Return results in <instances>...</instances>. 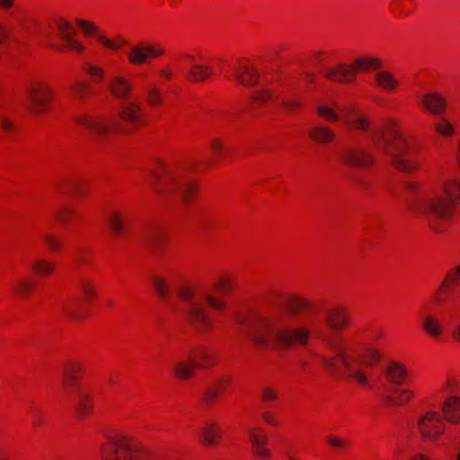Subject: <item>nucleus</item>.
I'll list each match as a JSON object with an SVG mask.
<instances>
[{"label":"nucleus","mask_w":460,"mask_h":460,"mask_svg":"<svg viewBox=\"0 0 460 460\" xmlns=\"http://www.w3.org/2000/svg\"><path fill=\"white\" fill-rule=\"evenodd\" d=\"M234 80L243 86H252L259 80L258 69L247 61L239 63L234 69Z\"/></svg>","instance_id":"f8f14e48"},{"label":"nucleus","mask_w":460,"mask_h":460,"mask_svg":"<svg viewBox=\"0 0 460 460\" xmlns=\"http://www.w3.org/2000/svg\"><path fill=\"white\" fill-rule=\"evenodd\" d=\"M189 358L197 370L208 368L216 364L213 353L207 349H199L193 351Z\"/></svg>","instance_id":"4be33fe9"},{"label":"nucleus","mask_w":460,"mask_h":460,"mask_svg":"<svg viewBox=\"0 0 460 460\" xmlns=\"http://www.w3.org/2000/svg\"><path fill=\"white\" fill-rule=\"evenodd\" d=\"M216 288L219 293L223 295L229 294L233 288L231 279L225 276L219 277L216 283Z\"/></svg>","instance_id":"37998d69"},{"label":"nucleus","mask_w":460,"mask_h":460,"mask_svg":"<svg viewBox=\"0 0 460 460\" xmlns=\"http://www.w3.org/2000/svg\"><path fill=\"white\" fill-rule=\"evenodd\" d=\"M385 376L393 384L401 385L406 380L408 371L403 364L397 361H392L386 367Z\"/></svg>","instance_id":"b1692460"},{"label":"nucleus","mask_w":460,"mask_h":460,"mask_svg":"<svg viewBox=\"0 0 460 460\" xmlns=\"http://www.w3.org/2000/svg\"><path fill=\"white\" fill-rule=\"evenodd\" d=\"M82 125L94 136H103L108 132L105 120L98 117L85 119L82 121Z\"/></svg>","instance_id":"7c9ffc66"},{"label":"nucleus","mask_w":460,"mask_h":460,"mask_svg":"<svg viewBox=\"0 0 460 460\" xmlns=\"http://www.w3.org/2000/svg\"><path fill=\"white\" fill-rule=\"evenodd\" d=\"M373 158L367 153L364 152H354L346 157V163L361 168H367L372 164Z\"/></svg>","instance_id":"f704fd0d"},{"label":"nucleus","mask_w":460,"mask_h":460,"mask_svg":"<svg viewBox=\"0 0 460 460\" xmlns=\"http://www.w3.org/2000/svg\"><path fill=\"white\" fill-rule=\"evenodd\" d=\"M460 283V264L452 268L445 276V279L438 288V290L434 294V299L437 302H441L443 300V295L446 293L447 289L454 285H457Z\"/></svg>","instance_id":"412c9836"},{"label":"nucleus","mask_w":460,"mask_h":460,"mask_svg":"<svg viewBox=\"0 0 460 460\" xmlns=\"http://www.w3.org/2000/svg\"><path fill=\"white\" fill-rule=\"evenodd\" d=\"M88 87L89 85L87 83L84 81H79L72 85V91L76 96H78L79 98H83L85 95Z\"/></svg>","instance_id":"8fccbe9b"},{"label":"nucleus","mask_w":460,"mask_h":460,"mask_svg":"<svg viewBox=\"0 0 460 460\" xmlns=\"http://www.w3.org/2000/svg\"><path fill=\"white\" fill-rule=\"evenodd\" d=\"M81 371V367L77 363L68 364L63 371V381L66 386H74L75 384L78 375Z\"/></svg>","instance_id":"4c0bfd02"},{"label":"nucleus","mask_w":460,"mask_h":460,"mask_svg":"<svg viewBox=\"0 0 460 460\" xmlns=\"http://www.w3.org/2000/svg\"><path fill=\"white\" fill-rule=\"evenodd\" d=\"M152 284L156 294L165 297L170 292V286L166 279L161 275H155L152 278Z\"/></svg>","instance_id":"ea45409f"},{"label":"nucleus","mask_w":460,"mask_h":460,"mask_svg":"<svg viewBox=\"0 0 460 460\" xmlns=\"http://www.w3.org/2000/svg\"><path fill=\"white\" fill-rule=\"evenodd\" d=\"M180 297L184 301H190L194 297V291L190 288H181L179 291Z\"/></svg>","instance_id":"6e6d98bb"},{"label":"nucleus","mask_w":460,"mask_h":460,"mask_svg":"<svg viewBox=\"0 0 460 460\" xmlns=\"http://www.w3.org/2000/svg\"><path fill=\"white\" fill-rule=\"evenodd\" d=\"M374 82L377 88L386 93H394L399 87V81L388 70H379L374 75Z\"/></svg>","instance_id":"a211bd4d"},{"label":"nucleus","mask_w":460,"mask_h":460,"mask_svg":"<svg viewBox=\"0 0 460 460\" xmlns=\"http://www.w3.org/2000/svg\"><path fill=\"white\" fill-rule=\"evenodd\" d=\"M189 318L192 322L205 323L208 317L207 309L199 303H192L187 310Z\"/></svg>","instance_id":"c9c22d12"},{"label":"nucleus","mask_w":460,"mask_h":460,"mask_svg":"<svg viewBox=\"0 0 460 460\" xmlns=\"http://www.w3.org/2000/svg\"><path fill=\"white\" fill-rule=\"evenodd\" d=\"M450 204L455 208L456 204H460V180L448 179L446 180L439 189Z\"/></svg>","instance_id":"393cba45"},{"label":"nucleus","mask_w":460,"mask_h":460,"mask_svg":"<svg viewBox=\"0 0 460 460\" xmlns=\"http://www.w3.org/2000/svg\"><path fill=\"white\" fill-rule=\"evenodd\" d=\"M459 385V378L456 376H449L447 377L444 384V390L451 393L456 392Z\"/></svg>","instance_id":"09e8293b"},{"label":"nucleus","mask_w":460,"mask_h":460,"mask_svg":"<svg viewBox=\"0 0 460 460\" xmlns=\"http://www.w3.org/2000/svg\"><path fill=\"white\" fill-rule=\"evenodd\" d=\"M213 75L214 70L210 66L200 63L191 66L188 73L190 80L195 83L206 81Z\"/></svg>","instance_id":"cd10ccee"},{"label":"nucleus","mask_w":460,"mask_h":460,"mask_svg":"<svg viewBox=\"0 0 460 460\" xmlns=\"http://www.w3.org/2000/svg\"><path fill=\"white\" fill-rule=\"evenodd\" d=\"M206 302L211 309L217 311H223L226 308L225 301L215 295H208L206 296Z\"/></svg>","instance_id":"c03bdc74"},{"label":"nucleus","mask_w":460,"mask_h":460,"mask_svg":"<svg viewBox=\"0 0 460 460\" xmlns=\"http://www.w3.org/2000/svg\"><path fill=\"white\" fill-rule=\"evenodd\" d=\"M348 124L358 130H366L369 126V119L363 114H357L348 121Z\"/></svg>","instance_id":"79ce46f5"},{"label":"nucleus","mask_w":460,"mask_h":460,"mask_svg":"<svg viewBox=\"0 0 460 460\" xmlns=\"http://www.w3.org/2000/svg\"><path fill=\"white\" fill-rule=\"evenodd\" d=\"M86 72L96 83L101 82L105 75L103 68L96 65H89L86 68Z\"/></svg>","instance_id":"49530a36"},{"label":"nucleus","mask_w":460,"mask_h":460,"mask_svg":"<svg viewBox=\"0 0 460 460\" xmlns=\"http://www.w3.org/2000/svg\"><path fill=\"white\" fill-rule=\"evenodd\" d=\"M381 137L387 145V152L391 153L395 167L403 172L412 171L413 167L403 158V154L409 147V138L397 123L387 122L381 132Z\"/></svg>","instance_id":"f03ea898"},{"label":"nucleus","mask_w":460,"mask_h":460,"mask_svg":"<svg viewBox=\"0 0 460 460\" xmlns=\"http://www.w3.org/2000/svg\"><path fill=\"white\" fill-rule=\"evenodd\" d=\"M251 339L257 344H263L265 342L262 330L256 329L252 331L251 333Z\"/></svg>","instance_id":"13d9d810"},{"label":"nucleus","mask_w":460,"mask_h":460,"mask_svg":"<svg viewBox=\"0 0 460 460\" xmlns=\"http://www.w3.org/2000/svg\"><path fill=\"white\" fill-rule=\"evenodd\" d=\"M6 31H5V29H4V24L0 22V44L4 43V40H6Z\"/></svg>","instance_id":"69168bd1"},{"label":"nucleus","mask_w":460,"mask_h":460,"mask_svg":"<svg viewBox=\"0 0 460 460\" xmlns=\"http://www.w3.org/2000/svg\"><path fill=\"white\" fill-rule=\"evenodd\" d=\"M420 106L427 111L434 114H442L447 108V102L444 96L438 92H428L421 95Z\"/></svg>","instance_id":"4468645a"},{"label":"nucleus","mask_w":460,"mask_h":460,"mask_svg":"<svg viewBox=\"0 0 460 460\" xmlns=\"http://www.w3.org/2000/svg\"><path fill=\"white\" fill-rule=\"evenodd\" d=\"M410 460H431L428 455L423 452L415 453Z\"/></svg>","instance_id":"0e129e2a"},{"label":"nucleus","mask_w":460,"mask_h":460,"mask_svg":"<svg viewBox=\"0 0 460 460\" xmlns=\"http://www.w3.org/2000/svg\"><path fill=\"white\" fill-rule=\"evenodd\" d=\"M55 265L52 261L46 259H39L32 262V271L40 277H47L52 274Z\"/></svg>","instance_id":"e433bc0d"},{"label":"nucleus","mask_w":460,"mask_h":460,"mask_svg":"<svg viewBox=\"0 0 460 460\" xmlns=\"http://www.w3.org/2000/svg\"><path fill=\"white\" fill-rule=\"evenodd\" d=\"M67 49L75 51L78 53L84 52L85 49L84 44L74 36H70L68 39L63 40Z\"/></svg>","instance_id":"a18cd8bd"},{"label":"nucleus","mask_w":460,"mask_h":460,"mask_svg":"<svg viewBox=\"0 0 460 460\" xmlns=\"http://www.w3.org/2000/svg\"><path fill=\"white\" fill-rule=\"evenodd\" d=\"M309 335V330L305 327L294 329L292 332L279 330L276 332L277 340L284 345H288L293 341H296L300 344H305L308 341Z\"/></svg>","instance_id":"dca6fc26"},{"label":"nucleus","mask_w":460,"mask_h":460,"mask_svg":"<svg viewBox=\"0 0 460 460\" xmlns=\"http://www.w3.org/2000/svg\"><path fill=\"white\" fill-rule=\"evenodd\" d=\"M261 399L264 402H272L278 399V391L272 386H265L261 391Z\"/></svg>","instance_id":"de8ad7c7"},{"label":"nucleus","mask_w":460,"mask_h":460,"mask_svg":"<svg viewBox=\"0 0 460 460\" xmlns=\"http://www.w3.org/2000/svg\"><path fill=\"white\" fill-rule=\"evenodd\" d=\"M323 75L332 81L339 83H349L357 76V70L354 61L352 63H338L327 66L323 68Z\"/></svg>","instance_id":"1a4fd4ad"},{"label":"nucleus","mask_w":460,"mask_h":460,"mask_svg":"<svg viewBox=\"0 0 460 460\" xmlns=\"http://www.w3.org/2000/svg\"><path fill=\"white\" fill-rule=\"evenodd\" d=\"M146 102L154 108L160 107L163 103L162 92L156 87L150 88L146 93Z\"/></svg>","instance_id":"a19ab883"},{"label":"nucleus","mask_w":460,"mask_h":460,"mask_svg":"<svg viewBox=\"0 0 460 460\" xmlns=\"http://www.w3.org/2000/svg\"><path fill=\"white\" fill-rule=\"evenodd\" d=\"M327 443L330 446H332V447L339 448V449L346 447L345 440L338 436H335V435H330L327 438Z\"/></svg>","instance_id":"603ef678"},{"label":"nucleus","mask_w":460,"mask_h":460,"mask_svg":"<svg viewBox=\"0 0 460 460\" xmlns=\"http://www.w3.org/2000/svg\"><path fill=\"white\" fill-rule=\"evenodd\" d=\"M146 455L143 445L127 435H118L103 444L102 456L104 460H142Z\"/></svg>","instance_id":"7ed1b4c3"},{"label":"nucleus","mask_w":460,"mask_h":460,"mask_svg":"<svg viewBox=\"0 0 460 460\" xmlns=\"http://www.w3.org/2000/svg\"><path fill=\"white\" fill-rule=\"evenodd\" d=\"M159 75L164 79H170L172 74L169 66H163L159 71Z\"/></svg>","instance_id":"e2e57ef3"},{"label":"nucleus","mask_w":460,"mask_h":460,"mask_svg":"<svg viewBox=\"0 0 460 460\" xmlns=\"http://www.w3.org/2000/svg\"><path fill=\"white\" fill-rule=\"evenodd\" d=\"M222 434L223 429L218 423L207 422L201 431V441L206 447H215L219 443Z\"/></svg>","instance_id":"aec40b11"},{"label":"nucleus","mask_w":460,"mask_h":460,"mask_svg":"<svg viewBox=\"0 0 460 460\" xmlns=\"http://www.w3.org/2000/svg\"><path fill=\"white\" fill-rule=\"evenodd\" d=\"M108 226L114 237H120L127 228L125 214L119 210L111 212L108 217Z\"/></svg>","instance_id":"5701e85b"},{"label":"nucleus","mask_w":460,"mask_h":460,"mask_svg":"<svg viewBox=\"0 0 460 460\" xmlns=\"http://www.w3.org/2000/svg\"><path fill=\"white\" fill-rule=\"evenodd\" d=\"M435 130L440 136L452 137L455 133V127L447 118L442 117L435 123Z\"/></svg>","instance_id":"58836bf2"},{"label":"nucleus","mask_w":460,"mask_h":460,"mask_svg":"<svg viewBox=\"0 0 460 460\" xmlns=\"http://www.w3.org/2000/svg\"><path fill=\"white\" fill-rule=\"evenodd\" d=\"M456 460H460V452L456 454Z\"/></svg>","instance_id":"774afa93"},{"label":"nucleus","mask_w":460,"mask_h":460,"mask_svg":"<svg viewBox=\"0 0 460 460\" xmlns=\"http://www.w3.org/2000/svg\"><path fill=\"white\" fill-rule=\"evenodd\" d=\"M420 327L423 332L436 341L443 340L445 327L441 319L433 314H426L421 317Z\"/></svg>","instance_id":"ddd939ff"},{"label":"nucleus","mask_w":460,"mask_h":460,"mask_svg":"<svg viewBox=\"0 0 460 460\" xmlns=\"http://www.w3.org/2000/svg\"><path fill=\"white\" fill-rule=\"evenodd\" d=\"M81 290H82V293L84 294V296L88 299H92L95 296L96 288H95V286L92 282H89V281L83 282Z\"/></svg>","instance_id":"3c124183"},{"label":"nucleus","mask_w":460,"mask_h":460,"mask_svg":"<svg viewBox=\"0 0 460 460\" xmlns=\"http://www.w3.org/2000/svg\"><path fill=\"white\" fill-rule=\"evenodd\" d=\"M16 5V0H0V11L10 13Z\"/></svg>","instance_id":"5fc2aeb1"},{"label":"nucleus","mask_w":460,"mask_h":460,"mask_svg":"<svg viewBox=\"0 0 460 460\" xmlns=\"http://www.w3.org/2000/svg\"><path fill=\"white\" fill-rule=\"evenodd\" d=\"M53 96L54 90L50 84L45 82L35 83L28 93L29 110L36 115L46 111Z\"/></svg>","instance_id":"0eeeda50"},{"label":"nucleus","mask_w":460,"mask_h":460,"mask_svg":"<svg viewBox=\"0 0 460 460\" xmlns=\"http://www.w3.org/2000/svg\"><path fill=\"white\" fill-rule=\"evenodd\" d=\"M119 115L125 121L137 123L141 116V106L135 102H126L121 107Z\"/></svg>","instance_id":"c756f323"},{"label":"nucleus","mask_w":460,"mask_h":460,"mask_svg":"<svg viewBox=\"0 0 460 460\" xmlns=\"http://www.w3.org/2000/svg\"><path fill=\"white\" fill-rule=\"evenodd\" d=\"M381 358L380 351L376 348H367L360 354L344 351L333 358H324L323 364L329 372L346 375L355 379L361 385H367V376L363 367H372Z\"/></svg>","instance_id":"f257e3e1"},{"label":"nucleus","mask_w":460,"mask_h":460,"mask_svg":"<svg viewBox=\"0 0 460 460\" xmlns=\"http://www.w3.org/2000/svg\"><path fill=\"white\" fill-rule=\"evenodd\" d=\"M209 147L214 153L219 154L224 151L225 143L222 139L214 137L209 141Z\"/></svg>","instance_id":"864d4df0"},{"label":"nucleus","mask_w":460,"mask_h":460,"mask_svg":"<svg viewBox=\"0 0 460 460\" xmlns=\"http://www.w3.org/2000/svg\"><path fill=\"white\" fill-rule=\"evenodd\" d=\"M411 209L420 217H434L443 220L449 218L454 211L450 201L439 189L425 193L413 203Z\"/></svg>","instance_id":"20e7f679"},{"label":"nucleus","mask_w":460,"mask_h":460,"mask_svg":"<svg viewBox=\"0 0 460 460\" xmlns=\"http://www.w3.org/2000/svg\"><path fill=\"white\" fill-rule=\"evenodd\" d=\"M414 397V390L408 387H397L385 396V402L391 406L402 407L410 403Z\"/></svg>","instance_id":"f3484780"},{"label":"nucleus","mask_w":460,"mask_h":460,"mask_svg":"<svg viewBox=\"0 0 460 460\" xmlns=\"http://www.w3.org/2000/svg\"><path fill=\"white\" fill-rule=\"evenodd\" d=\"M165 53L159 43H139L133 45L127 53L128 62L134 66L146 64L149 58H157Z\"/></svg>","instance_id":"6e6552de"},{"label":"nucleus","mask_w":460,"mask_h":460,"mask_svg":"<svg viewBox=\"0 0 460 460\" xmlns=\"http://www.w3.org/2000/svg\"><path fill=\"white\" fill-rule=\"evenodd\" d=\"M417 430L425 440L435 442L445 433L446 424L438 411L429 410L418 418Z\"/></svg>","instance_id":"39448f33"},{"label":"nucleus","mask_w":460,"mask_h":460,"mask_svg":"<svg viewBox=\"0 0 460 460\" xmlns=\"http://www.w3.org/2000/svg\"><path fill=\"white\" fill-rule=\"evenodd\" d=\"M249 441L252 453L261 460H268L270 451L268 448L269 438L261 428H253L249 431Z\"/></svg>","instance_id":"9d476101"},{"label":"nucleus","mask_w":460,"mask_h":460,"mask_svg":"<svg viewBox=\"0 0 460 460\" xmlns=\"http://www.w3.org/2000/svg\"><path fill=\"white\" fill-rule=\"evenodd\" d=\"M252 99L259 103H264L270 99V93L268 91L257 92L253 94Z\"/></svg>","instance_id":"4d7b16f0"},{"label":"nucleus","mask_w":460,"mask_h":460,"mask_svg":"<svg viewBox=\"0 0 460 460\" xmlns=\"http://www.w3.org/2000/svg\"><path fill=\"white\" fill-rule=\"evenodd\" d=\"M196 370L190 358L180 359L172 366V373L174 376L180 380L192 378Z\"/></svg>","instance_id":"a878e982"},{"label":"nucleus","mask_w":460,"mask_h":460,"mask_svg":"<svg viewBox=\"0 0 460 460\" xmlns=\"http://www.w3.org/2000/svg\"><path fill=\"white\" fill-rule=\"evenodd\" d=\"M0 124H1V128L5 132L11 131L13 129V122L10 119H8L6 117H2L1 118Z\"/></svg>","instance_id":"680f3d73"},{"label":"nucleus","mask_w":460,"mask_h":460,"mask_svg":"<svg viewBox=\"0 0 460 460\" xmlns=\"http://www.w3.org/2000/svg\"><path fill=\"white\" fill-rule=\"evenodd\" d=\"M326 323L333 330H342L349 324V314L342 306L330 309L326 314Z\"/></svg>","instance_id":"6ab92c4d"},{"label":"nucleus","mask_w":460,"mask_h":460,"mask_svg":"<svg viewBox=\"0 0 460 460\" xmlns=\"http://www.w3.org/2000/svg\"><path fill=\"white\" fill-rule=\"evenodd\" d=\"M107 89L114 98L126 101L130 97L133 87L127 76L117 74L108 79Z\"/></svg>","instance_id":"9b49d317"},{"label":"nucleus","mask_w":460,"mask_h":460,"mask_svg":"<svg viewBox=\"0 0 460 460\" xmlns=\"http://www.w3.org/2000/svg\"><path fill=\"white\" fill-rule=\"evenodd\" d=\"M262 420L270 426L276 427L278 425L276 417L270 411H266L262 414Z\"/></svg>","instance_id":"bf43d9fd"},{"label":"nucleus","mask_w":460,"mask_h":460,"mask_svg":"<svg viewBox=\"0 0 460 460\" xmlns=\"http://www.w3.org/2000/svg\"><path fill=\"white\" fill-rule=\"evenodd\" d=\"M357 73L359 71L368 72L380 69L383 62L380 58L372 56H363L354 60Z\"/></svg>","instance_id":"c85d7f7f"},{"label":"nucleus","mask_w":460,"mask_h":460,"mask_svg":"<svg viewBox=\"0 0 460 460\" xmlns=\"http://www.w3.org/2000/svg\"><path fill=\"white\" fill-rule=\"evenodd\" d=\"M93 411V402L91 395L80 393L75 402V414L79 419H85Z\"/></svg>","instance_id":"bb28decb"},{"label":"nucleus","mask_w":460,"mask_h":460,"mask_svg":"<svg viewBox=\"0 0 460 460\" xmlns=\"http://www.w3.org/2000/svg\"><path fill=\"white\" fill-rule=\"evenodd\" d=\"M441 417L444 421L457 425L460 423V396H448L441 406Z\"/></svg>","instance_id":"2eb2a0df"},{"label":"nucleus","mask_w":460,"mask_h":460,"mask_svg":"<svg viewBox=\"0 0 460 460\" xmlns=\"http://www.w3.org/2000/svg\"><path fill=\"white\" fill-rule=\"evenodd\" d=\"M450 334L455 341L460 343V320L453 325Z\"/></svg>","instance_id":"052dcab7"},{"label":"nucleus","mask_w":460,"mask_h":460,"mask_svg":"<svg viewBox=\"0 0 460 460\" xmlns=\"http://www.w3.org/2000/svg\"><path fill=\"white\" fill-rule=\"evenodd\" d=\"M75 24L87 37H94L96 40L110 50H119L128 44L127 40L121 35L109 37L102 33L99 27L91 21L75 19Z\"/></svg>","instance_id":"423d86ee"},{"label":"nucleus","mask_w":460,"mask_h":460,"mask_svg":"<svg viewBox=\"0 0 460 460\" xmlns=\"http://www.w3.org/2000/svg\"><path fill=\"white\" fill-rule=\"evenodd\" d=\"M318 115L328 122H334L339 119V111L336 104L323 102L316 107Z\"/></svg>","instance_id":"72a5a7b5"},{"label":"nucleus","mask_w":460,"mask_h":460,"mask_svg":"<svg viewBox=\"0 0 460 460\" xmlns=\"http://www.w3.org/2000/svg\"><path fill=\"white\" fill-rule=\"evenodd\" d=\"M400 0H393L392 4L395 7L399 4Z\"/></svg>","instance_id":"338daca9"},{"label":"nucleus","mask_w":460,"mask_h":460,"mask_svg":"<svg viewBox=\"0 0 460 460\" xmlns=\"http://www.w3.org/2000/svg\"><path fill=\"white\" fill-rule=\"evenodd\" d=\"M54 24L62 40L68 39L70 36H75V27L66 18L63 16L55 18Z\"/></svg>","instance_id":"473e14b6"},{"label":"nucleus","mask_w":460,"mask_h":460,"mask_svg":"<svg viewBox=\"0 0 460 460\" xmlns=\"http://www.w3.org/2000/svg\"><path fill=\"white\" fill-rule=\"evenodd\" d=\"M309 137L315 142L326 144L334 139L335 134L328 127L315 126L309 131Z\"/></svg>","instance_id":"2f4dec72"}]
</instances>
